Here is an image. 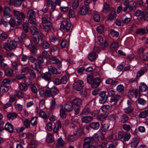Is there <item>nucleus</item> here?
Wrapping results in <instances>:
<instances>
[{
  "mask_svg": "<svg viewBox=\"0 0 148 148\" xmlns=\"http://www.w3.org/2000/svg\"><path fill=\"white\" fill-rule=\"evenodd\" d=\"M39 93L41 97H54L59 92V90L54 86L51 88H47L45 90L40 89Z\"/></svg>",
  "mask_w": 148,
  "mask_h": 148,
  "instance_id": "obj_1",
  "label": "nucleus"
},
{
  "mask_svg": "<svg viewBox=\"0 0 148 148\" xmlns=\"http://www.w3.org/2000/svg\"><path fill=\"white\" fill-rule=\"evenodd\" d=\"M101 51L100 48L99 47H95L93 49V51L88 55V59L91 61L95 60L97 57V53H99Z\"/></svg>",
  "mask_w": 148,
  "mask_h": 148,
  "instance_id": "obj_2",
  "label": "nucleus"
},
{
  "mask_svg": "<svg viewBox=\"0 0 148 148\" xmlns=\"http://www.w3.org/2000/svg\"><path fill=\"white\" fill-rule=\"evenodd\" d=\"M71 26V23L70 22L64 21L61 23L60 29L62 31L68 32L70 29Z\"/></svg>",
  "mask_w": 148,
  "mask_h": 148,
  "instance_id": "obj_3",
  "label": "nucleus"
},
{
  "mask_svg": "<svg viewBox=\"0 0 148 148\" xmlns=\"http://www.w3.org/2000/svg\"><path fill=\"white\" fill-rule=\"evenodd\" d=\"M13 13L16 16L17 19L18 20V24H21V20H24L25 18V14L23 12H20L16 10H13Z\"/></svg>",
  "mask_w": 148,
  "mask_h": 148,
  "instance_id": "obj_4",
  "label": "nucleus"
},
{
  "mask_svg": "<svg viewBox=\"0 0 148 148\" xmlns=\"http://www.w3.org/2000/svg\"><path fill=\"white\" fill-rule=\"evenodd\" d=\"M35 15V12L32 10H29L27 13V16L29 18V23L32 24H36V20L34 16Z\"/></svg>",
  "mask_w": 148,
  "mask_h": 148,
  "instance_id": "obj_5",
  "label": "nucleus"
},
{
  "mask_svg": "<svg viewBox=\"0 0 148 148\" xmlns=\"http://www.w3.org/2000/svg\"><path fill=\"white\" fill-rule=\"evenodd\" d=\"M84 86L83 82L81 80H78L73 85V88L77 91L81 90Z\"/></svg>",
  "mask_w": 148,
  "mask_h": 148,
  "instance_id": "obj_6",
  "label": "nucleus"
},
{
  "mask_svg": "<svg viewBox=\"0 0 148 148\" xmlns=\"http://www.w3.org/2000/svg\"><path fill=\"white\" fill-rule=\"evenodd\" d=\"M100 98L99 99V102L100 103L103 104L108 98V95L106 94V91H102L99 94Z\"/></svg>",
  "mask_w": 148,
  "mask_h": 148,
  "instance_id": "obj_7",
  "label": "nucleus"
},
{
  "mask_svg": "<svg viewBox=\"0 0 148 148\" xmlns=\"http://www.w3.org/2000/svg\"><path fill=\"white\" fill-rule=\"evenodd\" d=\"M25 0H10V5H14L15 7L20 6L22 2Z\"/></svg>",
  "mask_w": 148,
  "mask_h": 148,
  "instance_id": "obj_8",
  "label": "nucleus"
},
{
  "mask_svg": "<svg viewBox=\"0 0 148 148\" xmlns=\"http://www.w3.org/2000/svg\"><path fill=\"white\" fill-rule=\"evenodd\" d=\"M39 114L40 117L45 119H48L49 115L48 111H46L44 112L42 110H40Z\"/></svg>",
  "mask_w": 148,
  "mask_h": 148,
  "instance_id": "obj_9",
  "label": "nucleus"
},
{
  "mask_svg": "<svg viewBox=\"0 0 148 148\" xmlns=\"http://www.w3.org/2000/svg\"><path fill=\"white\" fill-rule=\"evenodd\" d=\"M91 138L88 137L85 139V142L83 144V148H89L90 146V144L92 143Z\"/></svg>",
  "mask_w": 148,
  "mask_h": 148,
  "instance_id": "obj_10",
  "label": "nucleus"
},
{
  "mask_svg": "<svg viewBox=\"0 0 148 148\" xmlns=\"http://www.w3.org/2000/svg\"><path fill=\"white\" fill-rule=\"evenodd\" d=\"M101 82V79L99 77H96L93 79L92 83L91 85V87L94 88L97 86L99 85Z\"/></svg>",
  "mask_w": 148,
  "mask_h": 148,
  "instance_id": "obj_11",
  "label": "nucleus"
},
{
  "mask_svg": "<svg viewBox=\"0 0 148 148\" xmlns=\"http://www.w3.org/2000/svg\"><path fill=\"white\" fill-rule=\"evenodd\" d=\"M64 108L65 110L67 112L71 111L73 109V105L72 103L71 102H68L65 104Z\"/></svg>",
  "mask_w": 148,
  "mask_h": 148,
  "instance_id": "obj_12",
  "label": "nucleus"
},
{
  "mask_svg": "<svg viewBox=\"0 0 148 148\" xmlns=\"http://www.w3.org/2000/svg\"><path fill=\"white\" fill-rule=\"evenodd\" d=\"M127 2H125L123 3V5H125V6L123 9V11L125 12H128L132 10H134L132 6L128 5Z\"/></svg>",
  "mask_w": 148,
  "mask_h": 148,
  "instance_id": "obj_13",
  "label": "nucleus"
},
{
  "mask_svg": "<svg viewBox=\"0 0 148 148\" xmlns=\"http://www.w3.org/2000/svg\"><path fill=\"white\" fill-rule=\"evenodd\" d=\"M88 9L85 6L79 8L78 13L81 15H84L86 14L88 11Z\"/></svg>",
  "mask_w": 148,
  "mask_h": 148,
  "instance_id": "obj_14",
  "label": "nucleus"
},
{
  "mask_svg": "<svg viewBox=\"0 0 148 148\" xmlns=\"http://www.w3.org/2000/svg\"><path fill=\"white\" fill-rule=\"evenodd\" d=\"M139 140L138 138H134L130 143V147L132 148H136L137 146Z\"/></svg>",
  "mask_w": 148,
  "mask_h": 148,
  "instance_id": "obj_15",
  "label": "nucleus"
},
{
  "mask_svg": "<svg viewBox=\"0 0 148 148\" xmlns=\"http://www.w3.org/2000/svg\"><path fill=\"white\" fill-rule=\"evenodd\" d=\"M42 78L47 81H49L51 79V74L49 72H46L42 75Z\"/></svg>",
  "mask_w": 148,
  "mask_h": 148,
  "instance_id": "obj_16",
  "label": "nucleus"
},
{
  "mask_svg": "<svg viewBox=\"0 0 148 148\" xmlns=\"http://www.w3.org/2000/svg\"><path fill=\"white\" fill-rule=\"evenodd\" d=\"M61 127V125L60 122L59 120L56 123L53 130L54 133H58L59 129Z\"/></svg>",
  "mask_w": 148,
  "mask_h": 148,
  "instance_id": "obj_17",
  "label": "nucleus"
},
{
  "mask_svg": "<svg viewBox=\"0 0 148 148\" xmlns=\"http://www.w3.org/2000/svg\"><path fill=\"white\" fill-rule=\"evenodd\" d=\"M79 126L78 119H76L73 120L70 127L71 128H75Z\"/></svg>",
  "mask_w": 148,
  "mask_h": 148,
  "instance_id": "obj_18",
  "label": "nucleus"
},
{
  "mask_svg": "<svg viewBox=\"0 0 148 148\" xmlns=\"http://www.w3.org/2000/svg\"><path fill=\"white\" fill-rule=\"evenodd\" d=\"M50 62L53 64H59L61 65V62H60L59 60L56 57H51L49 58Z\"/></svg>",
  "mask_w": 148,
  "mask_h": 148,
  "instance_id": "obj_19",
  "label": "nucleus"
},
{
  "mask_svg": "<svg viewBox=\"0 0 148 148\" xmlns=\"http://www.w3.org/2000/svg\"><path fill=\"white\" fill-rule=\"evenodd\" d=\"M116 12L112 11L108 15L107 20L108 21H112L116 18Z\"/></svg>",
  "mask_w": 148,
  "mask_h": 148,
  "instance_id": "obj_20",
  "label": "nucleus"
},
{
  "mask_svg": "<svg viewBox=\"0 0 148 148\" xmlns=\"http://www.w3.org/2000/svg\"><path fill=\"white\" fill-rule=\"evenodd\" d=\"M147 32V27H144V28H140L138 29L136 31V33L137 34L144 35L146 34Z\"/></svg>",
  "mask_w": 148,
  "mask_h": 148,
  "instance_id": "obj_21",
  "label": "nucleus"
},
{
  "mask_svg": "<svg viewBox=\"0 0 148 148\" xmlns=\"http://www.w3.org/2000/svg\"><path fill=\"white\" fill-rule=\"evenodd\" d=\"M92 117L90 116H85L81 119L82 122L85 123H88L90 122L92 120Z\"/></svg>",
  "mask_w": 148,
  "mask_h": 148,
  "instance_id": "obj_22",
  "label": "nucleus"
},
{
  "mask_svg": "<svg viewBox=\"0 0 148 148\" xmlns=\"http://www.w3.org/2000/svg\"><path fill=\"white\" fill-rule=\"evenodd\" d=\"M4 16L7 18L9 17V8L8 7L5 6L4 7L3 9Z\"/></svg>",
  "mask_w": 148,
  "mask_h": 148,
  "instance_id": "obj_23",
  "label": "nucleus"
},
{
  "mask_svg": "<svg viewBox=\"0 0 148 148\" xmlns=\"http://www.w3.org/2000/svg\"><path fill=\"white\" fill-rule=\"evenodd\" d=\"M36 24L32 25L31 27V33L33 35L37 34L38 32V31L36 26Z\"/></svg>",
  "mask_w": 148,
  "mask_h": 148,
  "instance_id": "obj_24",
  "label": "nucleus"
},
{
  "mask_svg": "<svg viewBox=\"0 0 148 148\" xmlns=\"http://www.w3.org/2000/svg\"><path fill=\"white\" fill-rule=\"evenodd\" d=\"M82 102L81 100L78 98L74 99L73 101V104L77 106H79L81 105Z\"/></svg>",
  "mask_w": 148,
  "mask_h": 148,
  "instance_id": "obj_25",
  "label": "nucleus"
},
{
  "mask_svg": "<svg viewBox=\"0 0 148 148\" xmlns=\"http://www.w3.org/2000/svg\"><path fill=\"white\" fill-rule=\"evenodd\" d=\"M147 88V85L144 83H141L139 86V89L140 91L142 92L146 91Z\"/></svg>",
  "mask_w": 148,
  "mask_h": 148,
  "instance_id": "obj_26",
  "label": "nucleus"
},
{
  "mask_svg": "<svg viewBox=\"0 0 148 148\" xmlns=\"http://www.w3.org/2000/svg\"><path fill=\"white\" fill-rule=\"evenodd\" d=\"M90 127L94 129L97 130L99 128L100 125L98 122H93L90 124Z\"/></svg>",
  "mask_w": 148,
  "mask_h": 148,
  "instance_id": "obj_27",
  "label": "nucleus"
},
{
  "mask_svg": "<svg viewBox=\"0 0 148 148\" xmlns=\"http://www.w3.org/2000/svg\"><path fill=\"white\" fill-rule=\"evenodd\" d=\"M38 120L37 117L34 116L31 119L30 122L31 124L33 126H36L38 123Z\"/></svg>",
  "mask_w": 148,
  "mask_h": 148,
  "instance_id": "obj_28",
  "label": "nucleus"
},
{
  "mask_svg": "<svg viewBox=\"0 0 148 148\" xmlns=\"http://www.w3.org/2000/svg\"><path fill=\"white\" fill-rule=\"evenodd\" d=\"M35 69L38 73H41L42 66L38 62H36L34 63Z\"/></svg>",
  "mask_w": 148,
  "mask_h": 148,
  "instance_id": "obj_29",
  "label": "nucleus"
},
{
  "mask_svg": "<svg viewBox=\"0 0 148 148\" xmlns=\"http://www.w3.org/2000/svg\"><path fill=\"white\" fill-rule=\"evenodd\" d=\"M48 69L49 72L50 73L51 72L52 74H57L59 73L57 72V70L56 68H53L51 66H48Z\"/></svg>",
  "mask_w": 148,
  "mask_h": 148,
  "instance_id": "obj_30",
  "label": "nucleus"
},
{
  "mask_svg": "<svg viewBox=\"0 0 148 148\" xmlns=\"http://www.w3.org/2000/svg\"><path fill=\"white\" fill-rule=\"evenodd\" d=\"M140 117L145 118L148 116V110H145L141 112L139 114Z\"/></svg>",
  "mask_w": 148,
  "mask_h": 148,
  "instance_id": "obj_31",
  "label": "nucleus"
},
{
  "mask_svg": "<svg viewBox=\"0 0 148 148\" xmlns=\"http://www.w3.org/2000/svg\"><path fill=\"white\" fill-rule=\"evenodd\" d=\"M41 20L42 24L49 23H51L50 18L48 17H42Z\"/></svg>",
  "mask_w": 148,
  "mask_h": 148,
  "instance_id": "obj_32",
  "label": "nucleus"
},
{
  "mask_svg": "<svg viewBox=\"0 0 148 148\" xmlns=\"http://www.w3.org/2000/svg\"><path fill=\"white\" fill-rule=\"evenodd\" d=\"M121 96L120 95H116L111 97L110 99L111 102H116L120 98Z\"/></svg>",
  "mask_w": 148,
  "mask_h": 148,
  "instance_id": "obj_33",
  "label": "nucleus"
},
{
  "mask_svg": "<svg viewBox=\"0 0 148 148\" xmlns=\"http://www.w3.org/2000/svg\"><path fill=\"white\" fill-rule=\"evenodd\" d=\"M47 137L46 141L48 143H51L53 142L54 140V138L53 134H47Z\"/></svg>",
  "mask_w": 148,
  "mask_h": 148,
  "instance_id": "obj_34",
  "label": "nucleus"
},
{
  "mask_svg": "<svg viewBox=\"0 0 148 148\" xmlns=\"http://www.w3.org/2000/svg\"><path fill=\"white\" fill-rule=\"evenodd\" d=\"M144 14V12L139 10H137L134 13V15L135 16L139 17L142 16Z\"/></svg>",
  "mask_w": 148,
  "mask_h": 148,
  "instance_id": "obj_35",
  "label": "nucleus"
},
{
  "mask_svg": "<svg viewBox=\"0 0 148 148\" xmlns=\"http://www.w3.org/2000/svg\"><path fill=\"white\" fill-rule=\"evenodd\" d=\"M110 109V106L108 105H103L101 108V109L104 113L108 112Z\"/></svg>",
  "mask_w": 148,
  "mask_h": 148,
  "instance_id": "obj_36",
  "label": "nucleus"
},
{
  "mask_svg": "<svg viewBox=\"0 0 148 148\" xmlns=\"http://www.w3.org/2000/svg\"><path fill=\"white\" fill-rule=\"evenodd\" d=\"M93 19L95 21L99 22L100 20V16L97 12H95L93 16Z\"/></svg>",
  "mask_w": 148,
  "mask_h": 148,
  "instance_id": "obj_37",
  "label": "nucleus"
},
{
  "mask_svg": "<svg viewBox=\"0 0 148 148\" xmlns=\"http://www.w3.org/2000/svg\"><path fill=\"white\" fill-rule=\"evenodd\" d=\"M129 93L132 96L136 97L138 95V92L137 89H132L129 91Z\"/></svg>",
  "mask_w": 148,
  "mask_h": 148,
  "instance_id": "obj_38",
  "label": "nucleus"
},
{
  "mask_svg": "<svg viewBox=\"0 0 148 148\" xmlns=\"http://www.w3.org/2000/svg\"><path fill=\"white\" fill-rule=\"evenodd\" d=\"M109 10V6L107 3H105L103 4V8L102 10L103 12L105 13H106Z\"/></svg>",
  "mask_w": 148,
  "mask_h": 148,
  "instance_id": "obj_39",
  "label": "nucleus"
},
{
  "mask_svg": "<svg viewBox=\"0 0 148 148\" xmlns=\"http://www.w3.org/2000/svg\"><path fill=\"white\" fill-rule=\"evenodd\" d=\"M83 132V131L82 128L79 127L78 129H76L74 131V134H77V133L79 134V136H81L82 135Z\"/></svg>",
  "mask_w": 148,
  "mask_h": 148,
  "instance_id": "obj_40",
  "label": "nucleus"
},
{
  "mask_svg": "<svg viewBox=\"0 0 148 148\" xmlns=\"http://www.w3.org/2000/svg\"><path fill=\"white\" fill-rule=\"evenodd\" d=\"M146 71V68L145 67L141 68V69L138 71L137 74V77H140L143 75Z\"/></svg>",
  "mask_w": 148,
  "mask_h": 148,
  "instance_id": "obj_41",
  "label": "nucleus"
},
{
  "mask_svg": "<svg viewBox=\"0 0 148 148\" xmlns=\"http://www.w3.org/2000/svg\"><path fill=\"white\" fill-rule=\"evenodd\" d=\"M31 53L34 54H36L37 53V49L36 45H33L30 48Z\"/></svg>",
  "mask_w": 148,
  "mask_h": 148,
  "instance_id": "obj_42",
  "label": "nucleus"
},
{
  "mask_svg": "<svg viewBox=\"0 0 148 148\" xmlns=\"http://www.w3.org/2000/svg\"><path fill=\"white\" fill-rule=\"evenodd\" d=\"M110 34L113 37H117L118 36L119 33L113 29H111L110 31Z\"/></svg>",
  "mask_w": 148,
  "mask_h": 148,
  "instance_id": "obj_43",
  "label": "nucleus"
},
{
  "mask_svg": "<svg viewBox=\"0 0 148 148\" xmlns=\"http://www.w3.org/2000/svg\"><path fill=\"white\" fill-rule=\"evenodd\" d=\"M120 118L121 121L123 123L127 122L129 119L128 116L125 114H124Z\"/></svg>",
  "mask_w": 148,
  "mask_h": 148,
  "instance_id": "obj_44",
  "label": "nucleus"
},
{
  "mask_svg": "<svg viewBox=\"0 0 148 148\" xmlns=\"http://www.w3.org/2000/svg\"><path fill=\"white\" fill-rule=\"evenodd\" d=\"M124 86L121 84L118 85L116 87V90L119 92H122L124 91Z\"/></svg>",
  "mask_w": 148,
  "mask_h": 148,
  "instance_id": "obj_45",
  "label": "nucleus"
},
{
  "mask_svg": "<svg viewBox=\"0 0 148 148\" xmlns=\"http://www.w3.org/2000/svg\"><path fill=\"white\" fill-rule=\"evenodd\" d=\"M90 138L91 139L92 142V143H93L94 142L97 141L99 139L98 135L97 133L95 134L92 137Z\"/></svg>",
  "mask_w": 148,
  "mask_h": 148,
  "instance_id": "obj_46",
  "label": "nucleus"
},
{
  "mask_svg": "<svg viewBox=\"0 0 148 148\" xmlns=\"http://www.w3.org/2000/svg\"><path fill=\"white\" fill-rule=\"evenodd\" d=\"M41 44L42 47L44 49H47L49 47V44L46 41H43Z\"/></svg>",
  "mask_w": 148,
  "mask_h": 148,
  "instance_id": "obj_47",
  "label": "nucleus"
},
{
  "mask_svg": "<svg viewBox=\"0 0 148 148\" xmlns=\"http://www.w3.org/2000/svg\"><path fill=\"white\" fill-rule=\"evenodd\" d=\"M17 44L16 42L14 41H12L10 42V50L11 49H14L17 47Z\"/></svg>",
  "mask_w": 148,
  "mask_h": 148,
  "instance_id": "obj_48",
  "label": "nucleus"
},
{
  "mask_svg": "<svg viewBox=\"0 0 148 148\" xmlns=\"http://www.w3.org/2000/svg\"><path fill=\"white\" fill-rule=\"evenodd\" d=\"M109 127V125L108 123H105L102 125L101 129L103 132H106L108 129Z\"/></svg>",
  "mask_w": 148,
  "mask_h": 148,
  "instance_id": "obj_49",
  "label": "nucleus"
},
{
  "mask_svg": "<svg viewBox=\"0 0 148 148\" xmlns=\"http://www.w3.org/2000/svg\"><path fill=\"white\" fill-rule=\"evenodd\" d=\"M76 135L74 134V135H69L67 137V140L70 141H73L76 139Z\"/></svg>",
  "mask_w": 148,
  "mask_h": 148,
  "instance_id": "obj_50",
  "label": "nucleus"
},
{
  "mask_svg": "<svg viewBox=\"0 0 148 148\" xmlns=\"http://www.w3.org/2000/svg\"><path fill=\"white\" fill-rule=\"evenodd\" d=\"M118 47V44L116 42H113L110 45V48L113 50H116Z\"/></svg>",
  "mask_w": 148,
  "mask_h": 148,
  "instance_id": "obj_51",
  "label": "nucleus"
},
{
  "mask_svg": "<svg viewBox=\"0 0 148 148\" xmlns=\"http://www.w3.org/2000/svg\"><path fill=\"white\" fill-rule=\"evenodd\" d=\"M8 37V35L5 33L2 32L0 33V39L2 40H4Z\"/></svg>",
  "mask_w": 148,
  "mask_h": 148,
  "instance_id": "obj_52",
  "label": "nucleus"
},
{
  "mask_svg": "<svg viewBox=\"0 0 148 148\" xmlns=\"http://www.w3.org/2000/svg\"><path fill=\"white\" fill-rule=\"evenodd\" d=\"M90 112V109L89 108H85L81 112L80 115H83L88 114Z\"/></svg>",
  "mask_w": 148,
  "mask_h": 148,
  "instance_id": "obj_53",
  "label": "nucleus"
},
{
  "mask_svg": "<svg viewBox=\"0 0 148 148\" xmlns=\"http://www.w3.org/2000/svg\"><path fill=\"white\" fill-rule=\"evenodd\" d=\"M58 145L60 147H63L64 144V142L61 138H59L57 141Z\"/></svg>",
  "mask_w": 148,
  "mask_h": 148,
  "instance_id": "obj_54",
  "label": "nucleus"
},
{
  "mask_svg": "<svg viewBox=\"0 0 148 148\" xmlns=\"http://www.w3.org/2000/svg\"><path fill=\"white\" fill-rule=\"evenodd\" d=\"M123 129L126 131H129L131 129L130 125L126 124H124L122 125Z\"/></svg>",
  "mask_w": 148,
  "mask_h": 148,
  "instance_id": "obj_55",
  "label": "nucleus"
},
{
  "mask_svg": "<svg viewBox=\"0 0 148 148\" xmlns=\"http://www.w3.org/2000/svg\"><path fill=\"white\" fill-rule=\"evenodd\" d=\"M133 108L130 106H129L127 108L123 109L124 112L127 114H129L132 112Z\"/></svg>",
  "mask_w": 148,
  "mask_h": 148,
  "instance_id": "obj_56",
  "label": "nucleus"
},
{
  "mask_svg": "<svg viewBox=\"0 0 148 148\" xmlns=\"http://www.w3.org/2000/svg\"><path fill=\"white\" fill-rule=\"evenodd\" d=\"M79 1L78 0H75L72 5V8L73 9H76L78 6Z\"/></svg>",
  "mask_w": 148,
  "mask_h": 148,
  "instance_id": "obj_57",
  "label": "nucleus"
},
{
  "mask_svg": "<svg viewBox=\"0 0 148 148\" xmlns=\"http://www.w3.org/2000/svg\"><path fill=\"white\" fill-rule=\"evenodd\" d=\"M3 47L7 51L9 52V43L8 41L3 43Z\"/></svg>",
  "mask_w": 148,
  "mask_h": 148,
  "instance_id": "obj_58",
  "label": "nucleus"
},
{
  "mask_svg": "<svg viewBox=\"0 0 148 148\" xmlns=\"http://www.w3.org/2000/svg\"><path fill=\"white\" fill-rule=\"evenodd\" d=\"M53 82V83L56 85H59L62 84L61 79L58 78L54 79Z\"/></svg>",
  "mask_w": 148,
  "mask_h": 148,
  "instance_id": "obj_59",
  "label": "nucleus"
},
{
  "mask_svg": "<svg viewBox=\"0 0 148 148\" xmlns=\"http://www.w3.org/2000/svg\"><path fill=\"white\" fill-rule=\"evenodd\" d=\"M93 77L92 75H88L87 77V81L89 84L92 85L93 81Z\"/></svg>",
  "mask_w": 148,
  "mask_h": 148,
  "instance_id": "obj_60",
  "label": "nucleus"
},
{
  "mask_svg": "<svg viewBox=\"0 0 148 148\" xmlns=\"http://www.w3.org/2000/svg\"><path fill=\"white\" fill-rule=\"evenodd\" d=\"M2 84L3 86H8L7 85H9V79L7 78L4 79L2 82Z\"/></svg>",
  "mask_w": 148,
  "mask_h": 148,
  "instance_id": "obj_61",
  "label": "nucleus"
},
{
  "mask_svg": "<svg viewBox=\"0 0 148 148\" xmlns=\"http://www.w3.org/2000/svg\"><path fill=\"white\" fill-rule=\"evenodd\" d=\"M106 115L105 113H103L99 115H98L97 116V118L98 119L100 120H102L103 119L106 118Z\"/></svg>",
  "mask_w": 148,
  "mask_h": 148,
  "instance_id": "obj_62",
  "label": "nucleus"
},
{
  "mask_svg": "<svg viewBox=\"0 0 148 148\" xmlns=\"http://www.w3.org/2000/svg\"><path fill=\"white\" fill-rule=\"evenodd\" d=\"M25 126L27 128H28L30 125V121L29 119H26L23 121Z\"/></svg>",
  "mask_w": 148,
  "mask_h": 148,
  "instance_id": "obj_63",
  "label": "nucleus"
},
{
  "mask_svg": "<svg viewBox=\"0 0 148 148\" xmlns=\"http://www.w3.org/2000/svg\"><path fill=\"white\" fill-rule=\"evenodd\" d=\"M19 88L20 90L23 91H26L27 89V87L25 85L22 83H21L19 84Z\"/></svg>",
  "mask_w": 148,
  "mask_h": 148,
  "instance_id": "obj_64",
  "label": "nucleus"
}]
</instances>
